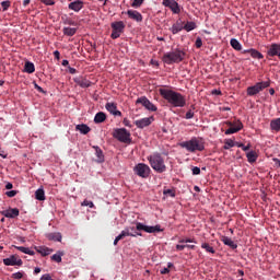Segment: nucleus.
<instances>
[{
    "mask_svg": "<svg viewBox=\"0 0 280 280\" xmlns=\"http://www.w3.org/2000/svg\"><path fill=\"white\" fill-rule=\"evenodd\" d=\"M159 93L163 100H166L174 108H185L187 106V100L185 95L170 90V89H160Z\"/></svg>",
    "mask_w": 280,
    "mask_h": 280,
    "instance_id": "obj_1",
    "label": "nucleus"
},
{
    "mask_svg": "<svg viewBox=\"0 0 280 280\" xmlns=\"http://www.w3.org/2000/svg\"><path fill=\"white\" fill-rule=\"evenodd\" d=\"M147 159L152 170H154V172H156L158 174H163L164 172H167V165H165V158H163L161 153H152Z\"/></svg>",
    "mask_w": 280,
    "mask_h": 280,
    "instance_id": "obj_2",
    "label": "nucleus"
},
{
    "mask_svg": "<svg viewBox=\"0 0 280 280\" xmlns=\"http://www.w3.org/2000/svg\"><path fill=\"white\" fill-rule=\"evenodd\" d=\"M182 148L187 150V152H190L191 154L196 152H203L205 150V141L202 138L194 137L190 140L183 141L179 143Z\"/></svg>",
    "mask_w": 280,
    "mask_h": 280,
    "instance_id": "obj_3",
    "label": "nucleus"
},
{
    "mask_svg": "<svg viewBox=\"0 0 280 280\" xmlns=\"http://www.w3.org/2000/svg\"><path fill=\"white\" fill-rule=\"evenodd\" d=\"M185 56H187L185 50L175 49L171 52L164 54L162 60L165 65H178V62H183L185 60Z\"/></svg>",
    "mask_w": 280,
    "mask_h": 280,
    "instance_id": "obj_4",
    "label": "nucleus"
},
{
    "mask_svg": "<svg viewBox=\"0 0 280 280\" xmlns=\"http://www.w3.org/2000/svg\"><path fill=\"white\" fill-rule=\"evenodd\" d=\"M113 137L117 139V141H120V143H130L131 141L130 131L126 128L114 129Z\"/></svg>",
    "mask_w": 280,
    "mask_h": 280,
    "instance_id": "obj_5",
    "label": "nucleus"
},
{
    "mask_svg": "<svg viewBox=\"0 0 280 280\" xmlns=\"http://www.w3.org/2000/svg\"><path fill=\"white\" fill-rule=\"evenodd\" d=\"M268 86H270V81L258 82L255 85L247 88V95L249 97H253V96L261 93V91H264V89H268Z\"/></svg>",
    "mask_w": 280,
    "mask_h": 280,
    "instance_id": "obj_6",
    "label": "nucleus"
},
{
    "mask_svg": "<svg viewBox=\"0 0 280 280\" xmlns=\"http://www.w3.org/2000/svg\"><path fill=\"white\" fill-rule=\"evenodd\" d=\"M133 172L140 178H149L152 170L148 164L139 163L133 167Z\"/></svg>",
    "mask_w": 280,
    "mask_h": 280,
    "instance_id": "obj_7",
    "label": "nucleus"
},
{
    "mask_svg": "<svg viewBox=\"0 0 280 280\" xmlns=\"http://www.w3.org/2000/svg\"><path fill=\"white\" fill-rule=\"evenodd\" d=\"M110 27L113 30L110 38H113V40H116V38H119V36L124 34V30H126V24H124L122 21L113 22Z\"/></svg>",
    "mask_w": 280,
    "mask_h": 280,
    "instance_id": "obj_8",
    "label": "nucleus"
},
{
    "mask_svg": "<svg viewBox=\"0 0 280 280\" xmlns=\"http://www.w3.org/2000/svg\"><path fill=\"white\" fill-rule=\"evenodd\" d=\"M136 229L138 231H144V233H161V231H163L161 229V225L152 226V225H145L141 222L136 223Z\"/></svg>",
    "mask_w": 280,
    "mask_h": 280,
    "instance_id": "obj_9",
    "label": "nucleus"
},
{
    "mask_svg": "<svg viewBox=\"0 0 280 280\" xmlns=\"http://www.w3.org/2000/svg\"><path fill=\"white\" fill-rule=\"evenodd\" d=\"M226 126H230L228 130H225V135H235V132H240L242 128H244V124L237 120L236 122L226 121Z\"/></svg>",
    "mask_w": 280,
    "mask_h": 280,
    "instance_id": "obj_10",
    "label": "nucleus"
},
{
    "mask_svg": "<svg viewBox=\"0 0 280 280\" xmlns=\"http://www.w3.org/2000/svg\"><path fill=\"white\" fill-rule=\"evenodd\" d=\"M162 5H164V8H170L173 14H180V5L176 0H163Z\"/></svg>",
    "mask_w": 280,
    "mask_h": 280,
    "instance_id": "obj_11",
    "label": "nucleus"
},
{
    "mask_svg": "<svg viewBox=\"0 0 280 280\" xmlns=\"http://www.w3.org/2000/svg\"><path fill=\"white\" fill-rule=\"evenodd\" d=\"M136 104H141L142 106H144V108H147V110H151L152 113H156L158 108L155 105L152 104V102H150V100H148V97L145 96H141L136 101Z\"/></svg>",
    "mask_w": 280,
    "mask_h": 280,
    "instance_id": "obj_12",
    "label": "nucleus"
},
{
    "mask_svg": "<svg viewBox=\"0 0 280 280\" xmlns=\"http://www.w3.org/2000/svg\"><path fill=\"white\" fill-rule=\"evenodd\" d=\"M4 266H23V260L18 255H11L3 259Z\"/></svg>",
    "mask_w": 280,
    "mask_h": 280,
    "instance_id": "obj_13",
    "label": "nucleus"
},
{
    "mask_svg": "<svg viewBox=\"0 0 280 280\" xmlns=\"http://www.w3.org/2000/svg\"><path fill=\"white\" fill-rule=\"evenodd\" d=\"M152 121H154V117L152 116L147 118H141L135 121V126H137V128L143 129V128H148V126H150Z\"/></svg>",
    "mask_w": 280,
    "mask_h": 280,
    "instance_id": "obj_14",
    "label": "nucleus"
},
{
    "mask_svg": "<svg viewBox=\"0 0 280 280\" xmlns=\"http://www.w3.org/2000/svg\"><path fill=\"white\" fill-rule=\"evenodd\" d=\"M105 108L108 110V113H110V115L121 117V112L117 110V103H106Z\"/></svg>",
    "mask_w": 280,
    "mask_h": 280,
    "instance_id": "obj_15",
    "label": "nucleus"
},
{
    "mask_svg": "<svg viewBox=\"0 0 280 280\" xmlns=\"http://www.w3.org/2000/svg\"><path fill=\"white\" fill-rule=\"evenodd\" d=\"M183 30H185V26H184V22L183 20H177L173 25L172 27L170 28V32H172V34L176 35L178 34L179 32H183Z\"/></svg>",
    "mask_w": 280,
    "mask_h": 280,
    "instance_id": "obj_16",
    "label": "nucleus"
},
{
    "mask_svg": "<svg viewBox=\"0 0 280 280\" xmlns=\"http://www.w3.org/2000/svg\"><path fill=\"white\" fill-rule=\"evenodd\" d=\"M126 14L131 19V21H136L137 23H141V21H143V15H141L139 11L128 10Z\"/></svg>",
    "mask_w": 280,
    "mask_h": 280,
    "instance_id": "obj_17",
    "label": "nucleus"
},
{
    "mask_svg": "<svg viewBox=\"0 0 280 280\" xmlns=\"http://www.w3.org/2000/svg\"><path fill=\"white\" fill-rule=\"evenodd\" d=\"M69 10H72L73 12H80L82 8H84V2L82 0H75L73 2H70L68 4Z\"/></svg>",
    "mask_w": 280,
    "mask_h": 280,
    "instance_id": "obj_18",
    "label": "nucleus"
},
{
    "mask_svg": "<svg viewBox=\"0 0 280 280\" xmlns=\"http://www.w3.org/2000/svg\"><path fill=\"white\" fill-rule=\"evenodd\" d=\"M243 54H249L252 58H255L256 60H262L264 54L259 52V50L255 48L243 50Z\"/></svg>",
    "mask_w": 280,
    "mask_h": 280,
    "instance_id": "obj_19",
    "label": "nucleus"
},
{
    "mask_svg": "<svg viewBox=\"0 0 280 280\" xmlns=\"http://www.w3.org/2000/svg\"><path fill=\"white\" fill-rule=\"evenodd\" d=\"M35 250L39 253L42 257H47V255H51V253H54V249L45 246H37L35 247Z\"/></svg>",
    "mask_w": 280,
    "mask_h": 280,
    "instance_id": "obj_20",
    "label": "nucleus"
},
{
    "mask_svg": "<svg viewBox=\"0 0 280 280\" xmlns=\"http://www.w3.org/2000/svg\"><path fill=\"white\" fill-rule=\"evenodd\" d=\"M19 209L18 208H12V209H9V210H5L3 212V215L4 218H19Z\"/></svg>",
    "mask_w": 280,
    "mask_h": 280,
    "instance_id": "obj_21",
    "label": "nucleus"
},
{
    "mask_svg": "<svg viewBox=\"0 0 280 280\" xmlns=\"http://www.w3.org/2000/svg\"><path fill=\"white\" fill-rule=\"evenodd\" d=\"M270 130H272V132H280V117L270 121Z\"/></svg>",
    "mask_w": 280,
    "mask_h": 280,
    "instance_id": "obj_22",
    "label": "nucleus"
},
{
    "mask_svg": "<svg viewBox=\"0 0 280 280\" xmlns=\"http://www.w3.org/2000/svg\"><path fill=\"white\" fill-rule=\"evenodd\" d=\"M95 149L96 163H104V151L100 147H93Z\"/></svg>",
    "mask_w": 280,
    "mask_h": 280,
    "instance_id": "obj_23",
    "label": "nucleus"
},
{
    "mask_svg": "<svg viewBox=\"0 0 280 280\" xmlns=\"http://www.w3.org/2000/svg\"><path fill=\"white\" fill-rule=\"evenodd\" d=\"M75 130H79L81 135H89L91 132V127H89L88 125L81 124V125H77Z\"/></svg>",
    "mask_w": 280,
    "mask_h": 280,
    "instance_id": "obj_24",
    "label": "nucleus"
},
{
    "mask_svg": "<svg viewBox=\"0 0 280 280\" xmlns=\"http://www.w3.org/2000/svg\"><path fill=\"white\" fill-rule=\"evenodd\" d=\"M104 121H106V114L98 112L94 117V124H104Z\"/></svg>",
    "mask_w": 280,
    "mask_h": 280,
    "instance_id": "obj_25",
    "label": "nucleus"
},
{
    "mask_svg": "<svg viewBox=\"0 0 280 280\" xmlns=\"http://www.w3.org/2000/svg\"><path fill=\"white\" fill-rule=\"evenodd\" d=\"M47 237L52 242H62V234L59 232L49 233Z\"/></svg>",
    "mask_w": 280,
    "mask_h": 280,
    "instance_id": "obj_26",
    "label": "nucleus"
},
{
    "mask_svg": "<svg viewBox=\"0 0 280 280\" xmlns=\"http://www.w3.org/2000/svg\"><path fill=\"white\" fill-rule=\"evenodd\" d=\"M223 244H225V246H230V248H232L233 250H235V248H237V244H235V242H233V240H231L229 236H224L222 238Z\"/></svg>",
    "mask_w": 280,
    "mask_h": 280,
    "instance_id": "obj_27",
    "label": "nucleus"
},
{
    "mask_svg": "<svg viewBox=\"0 0 280 280\" xmlns=\"http://www.w3.org/2000/svg\"><path fill=\"white\" fill-rule=\"evenodd\" d=\"M24 71L26 73H34V71H36V67L34 66V62L26 61L24 65Z\"/></svg>",
    "mask_w": 280,
    "mask_h": 280,
    "instance_id": "obj_28",
    "label": "nucleus"
},
{
    "mask_svg": "<svg viewBox=\"0 0 280 280\" xmlns=\"http://www.w3.org/2000/svg\"><path fill=\"white\" fill-rule=\"evenodd\" d=\"M14 248H16V250H20V253H24V255H31V256L36 255V253H34V250H31L28 247L14 246Z\"/></svg>",
    "mask_w": 280,
    "mask_h": 280,
    "instance_id": "obj_29",
    "label": "nucleus"
},
{
    "mask_svg": "<svg viewBox=\"0 0 280 280\" xmlns=\"http://www.w3.org/2000/svg\"><path fill=\"white\" fill-rule=\"evenodd\" d=\"M230 45L231 47H233V49H235L236 51H242V44H240V40H237L236 38H232L230 40Z\"/></svg>",
    "mask_w": 280,
    "mask_h": 280,
    "instance_id": "obj_30",
    "label": "nucleus"
},
{
    "mask_svg": "<svg viewBox=\"0 0 280 280\" xmlns=\"http://www.w3.org/2000/svg\"><path fill=\"white\" fill-rule=\"evenodd\" d=\"M119 236L124 240V237H137V234H132V232H130V229H125L120 232Z\"/></svg>",
    "mask_w": 280,
    "mask_h": 280,
    "instance_id": "obj_31",
    "label": "nucleus"
},
{
    "mask_svg": "<svg viewBox=\"0 0 280 280\" xmlns=\"http://www.w3.org/2000/svg\"><path fill=\"white\" fill-rule=\"evenodd\" d=\"M78 32V28L73 27H63V35L65 36H75V33Z\"/></svg>",
    "mask_w": 280,
    "mask_h": 280,
    "instance_id": "obj_32",
    "label": "nucleus"
},
{
    "mask_svg": "<svg viewBox=\"0 0 280 280\" xmlns=\"http://www.w3.org/2000/svg\"><path fill=\"white\" fill-rule=\"evenodd\" d=\"M196 27H198L196 25V22H186V24H184V30L186 32H194V30H196Z\"/></svg>",
    "mask_w": 280,
    "mask_h": 280,
    "instance_id": "obj_33",
    "label": "nucleus"
},
{
    "mask_svg": "<svg viewBox=\"0 0 280 280\" xmlns=\"http://www.w3.org/2000/svg\"><path fill=\"white\" fill-rule=\"evenodd\" d=\"M231 148H235V141L232 139H225L223 150H231Z\"/></svg>",
    "mask_w": 280,
    "mask_h": 280,
    "instance_id": "obj_34",
    "label": "nucleus"
},
{
    "mask_svg": "<svg viewBox=\"0 0 280 280\" xmlns=\"http://www.w3.org/2000/svg\"><path fill=\"white\" fill-rule=\"evenodd\" d=\"M35 198L36 200H45V190L43 188H39L35 191Z\"/></svg>",
    "mask_w": 280,
    "mask_h": 280,
    "instance_id": "obj_35",
    "label": "nucleus"
},
{
    "mask_svg": "<svg viewBox=\"0 0 280 280\" xmlns=\"http://www.w3.org/2000/svg\"><path fill=\"white\" fill-rule=\"evenodd\" d=\"M248 163H255L257 161V153L255 151H250L246 154Z\"/></svg>",
    "mask_w": 280,
    "mask_h": 280,
    "instance_id": "obj_36",
    "label": "nucleus"
},
{
    "mask_svg": "<svg viewBox=\"0 0 280 280\" xmlns=\"http://www.w3.org/2000/svg\"><path fill=\"white\" fill-rule=\"evenodd\" d=\"M62 255H65V253L58 252L57 254L51 256V260L60 264L62 261Z\"/></svg>",
    "mask_w": 280,
    "mask_h": 280,
    "instance_id": "obj_37",
    "label": "nucleus"
},
{
    "mask_svg": "<svg viewBox=\"0 0 280 280\" xmlns=\"http://www.w3.org/2000/svg\"><path fill=\"white\" fill-rule=\"evenodd\" d=\"M201 248L207 250V253H211L212 255L215 253V249H213V247H211V245H209L208 243H202Z\"/></svg>",
    "mask_w": 280,
    "mask_h": 280,
    "instance_id": "obj_38",
    "label": "nucleus"
},
{
    "mask_svg": "<svg viewBox=\"0 0 280 280\" xmlns=\"http://www.w3.org/2000/svg\"><path fill=\"white\" fill-rule=\"evenodd\" d=\"M164 196H170V198H176V190L174 189H164Z\"/></svg>",
    "mask_w": 280,
    "mask_h": 280,
    "instance_id": "obj_39",
    "label": "nucleus"
},
{
    "mask_svg": "<svg viewBox=\"0 0 280 280\" xmlns=\"http://www.w3.org/2000/svg\"><path fill=\"white\" fill-rule=\"evenodd\" d=\"M145 0H133L131 3V8H141V5H143V2Z\"/></svg>",
    "mask_w": 280,
    "mask_h": 280,
    "instance_id": "obj_40",
    "label": "nucleus"
},
{
    "mask_svg": "<svg viewBox=\"0 0 280 280\" xmlns=\"http://www.w3.org/2000/svg\"><path fill=\"white\" fill-rule=\"evenodd\" d=\"M179 244H196V241L194 238H182Z\"/></svg>",
    "mask_w": 280,
    "mask_h": 280,
    "instance_id": "obj_41",
    "label": "nucleus"
},
{
    "mask_svg": "<svg viewBox=\"0 0 280 280\" xmlns=\"http://www.w3.org/2000/svg\"><path fill=\"white\" fill-rule=\"evenodd\" d=\"M81 207H90V209H93V207H95V205L93 203V201H89V200H84L82 203H81Z\"/></svg>",
    "mask_w": 280,
    "mask_h": 280,
    "instance_id": "obj_42",
    "label": "nucleus"
},
{
    "mask_svg": "<svg viewBox=\"0 0 280 280\" xmlns=\"http://www.w3.org/2000/svg\"><path fill=\"white\" fill-rule=\"evenodd\" d=\"M79 84L82 89H89V86H91V82L88 80H83Z\"/></svg>",
    "mask_w": 280,
    "mask_h": 280,
    "instance_id": "obj_43",
    "label": "nucleus"
},
{
    "mask_svg": "<svg viewBox=\"0 0 280 280\" xmlns=\"http://www.w3.org/2000/svg\"><path fill=\"white\" fill-rule=\"evenodd\" d=\"M1 5H2L3 11L5 12V10H8V8H10L11 2H10V0L2 1Z\"/></svg>",
    "mask_w": 280,
    "mask_h": 280,
    "instance_id": "obj_44",
    "label": "nucleus"
},
{
    "mask_svg": "<svg viewBox=\"0 0 280 280\" xmlns=\"http://www.w3.org/2000/svg\"><path fill=\"white\" fill-rule=\"evenodd\" d=\"M195 47H197V49H200V47H202V38L200 37L196 38Z\"/></svg>",
    "mask_w": 280,
    "mask_h": 280,
    "instance_id": "obj_45",
    "label": "nucleus"
},
{
    "mask_svg": "<svg viewBox=\"0 0 280 280\" xmlns=\"http://www.w3.org/2000/svg\"><path fill=\"white\" fill-rule=\"evenodd\" d=\"M44 5H56V2L54 0H40Z\"/></svg>",
    "mask_w": 280,
    "mask_h": 280,
    "instance_id": "obj_46",
    "label": "nucleus"
},
{
    "mask_svg": "<svg viewBox=\"0 0 280 280\" xmlns=\"http://www.w3.org/2000/svg\"><path fill=\"white\" fill-rule=\"evenodd\" d=\"M12 279H23V272L18 271L12 275Z\"/></svg>",
    "mask_w": 280,
    "mask_h": 280,
    "instance_id": "obj_47",
    "label": "nucleus"
},
{
    "mask_svg": "<svg viewBox=\"0 0 280 280\" xmlns=\"http://www.w3.org/2000/svg\"><path fill=\"white\" fill-rule=\"evenodd\" d=\"M200 175V167L194 166L192 167V176H198Z\"/></svg>",
    "mask_w": 280,
    "mask_h": 280,
    "instance_id": "obj_48",
    "label": "nucleus"
},
{
    "mask_svg": "<svg viewBox=\"0 0 280 280\" xmlns=\"http://www.w3.org/2000/svg\"><path fill=\"white\" fill-rule=\"evenodd\" d=\"M185 119H194V112L191 109L186 113Z\"/></svg>",
    "mask_w": 280,
    "mask_h": 280,
    "instance_id": "obj_49",
    "label": "nucleus"
},
{
    "mask_svg": "<svg viewBox=\"0 0 280 280\" xmlns=\"http://www.w3.org/2000/svg\"><path fill=\"white\" fill-rule=\"evenodd\" d=\"M18 191L16 190H10V191H7V196L9 198H14V196H16Z\"/></svg>",
    "mask_w": 280,
    "mask_h": 280,
    "instance_id": "obj_50",
    "label": "nucleus"
},
{
    "mask_svg": "<svg viewBox=\"0 0 280 280\" xmlns=\"http://www.w3.org/2000/svg\"><path fill=\"white\" fill-rule=\"evenodd\" d=\"M124 126H126L127 128H132V125H130V120L128 118H124L122 120Z\"/></svg>",
    "mask_w": 280,
    "mask_h": 280,
    "instance_id": "obj_51",
    "label": "nucleus"
},
{
    "mask_svg": "<svg viewBox=\"0 0 280 280\" xmlns=\"http://www.w3.org/2000/svg\"><path fill=\"white\" fill-rule=\"evenodd\" d=\"M40 280H52L49 273H45L42 276Z\"/></svg>",
    "mask_w": 280,
    "mask_h": 280,
    "instance_id": "obj_52",
    "label": "nucleus"
},
{
    "mask_svg": "<svg viewBox=\"0 0 280 280\" xmlns=\"http://www.w3.org/2000/svg\"><path fill=\"white\" fill-rule=\"evenodd\" d=\"M63 23L65 25H75V22L71 19L66 20Z\"/></svg>",
    "mask_w": 280,
    "mask_h": 280,
    "instance_id": "obj_53",
    "label": "nucleus"
},
{
    "mask_svg": "<svg viewBox=\"0 0 280 280\" xmlns=\"http://www.w3.org/2000/svg\"><path fill=\"white\" fill-rule=\"evenodd\" d=\"M161 275H170V269L167 267H164L163 269H161Z\"/></svg>",
    "mask_w": 280,
    "mask_h": 280,
    "instance_id": "obj_54",
    "label": "nucleus"
},
{
    "mask_svg": "<svg viewBox=\"0 0 280 280\" xmlns=\"http://www.w3.org/2000/svg\"><path fill=\"white\" fill-rule=\"evenodd\" d=\"M120 240H122L120 235L116 236V238L114 240V246H117V244H119Z\"/></svg>",
    "mask_w": 280,
    "mask_h": 280,
    "instance_id": "obj_55",
    "label": "nucleus"
},
{
    "mask_svg": "<svg viewBox=\"0 0 280 280\" xmlns=\"http://www.w3.org/2000/svg\"><path fill=\"white\" fill-rule=\"evenodd\" d=\"M54 57L56 58V60H60V51L55 50L54 51Z\"/></svg>",
    "mask_w": 280,
    "mask_h": 280,
    "instance_id": "obj_56",
    "label": "nucleus"
},
{
    "mask_svg": "<svg viewBox=\"0 0 280 280\" xmlns=\"http://www.w3.org/2000/svg\"><path fill=\"white\" fill-rule=\"evenodd\" d=\"M69 73H71L72 75L78 73V70H75V68L69 67Z\"/></svg>",
    "mask_w": 280,
    "mask_h": 280,
    "instance_id": "obj_57",
    "label": "nucleus"
},
{
    "mask_svg": "<svg viewBox=\"0 0 280 280\" xmlns=\"http://www.w3.org/2000/svg\"><path fill=\"white\" fill-rule=\"evenodd\" d=\"M35 89H36L39 93H45V91L43 90V88H40L38 84H35Z\"/></svg>",
    "mask_w": 280,
    "mask_h": 280,
    "instance_id": "obj_58",
    "label": "nucleus"
},
{
    "mask_svg": "<svg viewBox=\"0 0 280 280\" xmlns=\"http://www.w3.org/2000/svg\"><path fill=\"white\" fill-rule=\"evenodd\" d=\"M176 250H185V245H176Z\"/></svg>",
    "mask_w": 280,
    "mask_h": 280,
    "instance_id": "obj_59",
    "label": "nucleus"
},
{
    "mask_svg": "<svg viewBox=\"0 0 280 280\" xmlns=\"http://www.w3.org/2000/svg\"><path fill=\"white\" fill-rule=\"evenodd\" d=\"M62 67H69V60L65 59L61 62Z\"/></svg>",
    "mask_w": 280,
    "mask_h": 280,
    "instance_id": "obj_60",
    "label": "nucleus"
},
{
    "mask_svg": "<svg viewBox=\"0 0 280 280\" xmlns=\"http://www.w3.org/2000/svg\"><path fill=\"white\" fill-rule=\"evenodd\" d=\"M185 248H190V250H194L196 248V245H184Z\"/></svg>",
    "mask_w": 280,
    "mask_h": 280,
    "instance_id": "obj_61",
    "label": "nucleus"
},
{
    "mask_svg": "<svg viewBox=\"0 0 280 280\" xmlns=\"http://www.w3.org/2000/svg\"><path fill=\"white\" fill-rule=\"evenodd\" d=\"M12 187H14V185H12V183H8V184L5 185V189H12Z\"/></svg>",
    "mask_w": 280,
    "mask_h": 280,
    "instance_id": "obj_62",
    "label": "nucleus"
},
{
    "mask_svg": "<svg viewBox=\"0 0 280 280\" xmlns=\"http://www.w3.org/2000/svg\"><path fill=\"white\" fill-rule=\"evenodd\" d=\"M38 273H40V268H39V267H36V268L34 269V275H38Z\"/></svg>",
    "mask_w": 280,
    "mask_h": 280,
    "instance_id": "obj_63",
    "label": "nucleus"
},
{
    "mask_svg": "<svg viewBox=\"0 0 280 280\" xmlns=\"http://www.w3.org/2000/svg\"><path fill=\"white\" fill-rule=\"evenodd\" d=\"M273 161L276 162V165H277L278 167H280V160H279V159H273Z\"/></svg>",
    "mask_w": 280,
    "mask_h": 280,
    "instance_id": "obj_64",
    "label": "nucleus"
}]
</instances>
